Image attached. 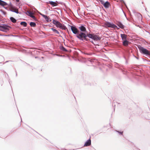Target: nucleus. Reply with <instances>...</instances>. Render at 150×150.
<instances>
[{
  "label": "nucleus",
  "mask_w": 150,
  "mask_h": 150,
  "mask_svg": "<svg viewBox=\"0 0 150 150\" xmlns=\"http://www.w3.org/2000/svg\"><path fill=\"white\" fill-rule=\"evenodd\" d=\"M0 5L3 6H9L10 10L11 11L17 13H18V9L15 7L13 6L11 3L8 4L3 1H0Z\"/></svg>",
  "instance_id": "f257e3e1"
},
{
  "label": "nucleus",
  "mask_w": 150,
  "mask_h": 150,
  "mask_svg": "<svg viewBox=\"0 0 150 150\" xmlns=\"http://www.w3.org/2000/svg\"><path fill=\"white\" fill-rule=\"evenodd\" d=\"M138 47L141 53L145 54L150 55V52L149 50L140 45L138 46Z\"/></svg>",
  "instance_id": "f03ea898"
},
{
  "label": "nucleus",
  "mask_w": 150,
  "mask_h": 150,
  "mask_svg": "<svg viewBox=\"0 0 150 150\" xmlns=\"http://www.w3.org/2000/svg\"><path fill=\"white\" fill-rule=\"evenodd\" d=\"M76 37L81 40H87V36L85 33L83 32H81L79 34H78L76 35Z\"/></svg>",
  "instance_id": "7ed1b4c3"
},
{
  "label": "nucleus",
  "mask_w": 150,
  "mask_h": 150,
  "mask_svg": "<svg viewBox=\"0 0 150 150\" xmlns=\"http://www.w3.org/2000/svg\"><path fill=\"white\" fill-rule=\"evenodd\" d=\"M53 23L56 26L62 29L65 30L66 29V27L65 26L63 25L61 23L55 20H53Z\"/></svg>",
  "instance_id": "20e7f679"
},
{
  "label": "nucleus",
  "mask_w": 150,
  "mask_h": 150,
  "mask_svg": "<svg viewBox=\"0 0 150 150\" xmlns=\"http://www.w3.org/2000/svg\"><path fill=\"white\" fill-rule=\"evenodd\" d=\"M104 26L106 27H111L113 28H115L117 26L113 24H111L108 22H106L104 24Z\"/></svg>",
  "instance_id": "39448f33"
},
{
  "label": "nucleus",
  "mask_w": 150,
  "mask_h": 150,
  "mask_svg": "<svg viewBox=\"0 0 150 150\" xmlns=\"http://www.w3.org/2000/svg\"><path fill=\"white\" fill-rule=\"evenodd\" d=\"M100 2L106 8H109L111 6L110 3L108 1L104 2L103 1H100Z\"/></svg>",
  "instance_id": "423d86ee"
},
{
  "label": "nucleus",
  "mask_w": 150,
  "mask_h": 150,
  "mask_svg": "<svg viewBox=\"0 0 150 150\" xmlns=\"http://www.w3.org/2000/svg\"><path fill=\"white\" fill-rule=\"evenodd\" d=\"M71 28L73 33L75 34H78L79 32V30L75 27L71 26Z\"/></svg>",
  "instance_id": "0eeeda50"
},
{
  "label": "nucleus",
  "mask_w": 150,
  "mask_h": 150,
  "mask_svg": "<svg viewBox=\"0 0 150 150\" xmlns=\"http://www.w3.org/2000/svg\"><path fill=\"white\" fill-rule=\"evenodd\" d=\"M9 26L7 25H1V31L4 32H6L7 30L9 29Z\"/></svg>",
  "instance_id": "6e6552de"
},
{
  "label": "nucleus",
  "mask_w": 150,
  "mask_h": 150,
  "mask_svg": "<svg viewBox=\"0 0 150 150\" xmlns=\"http://www.w3.org/2000/svg\"><path fill=\"white\" fill-rule=\"evenodd\" d=\"M25 13L28 15L30 16L31 18L33 19H35V17L33 15V13L31 11H28L26 12Z\"/></svg>",
  "instance_id": "1a4fd4ad"
},
{
  "label": "nucleus",
  "mask_w": 150,
  "mask_h": 150,
  "mask_svg": "<svg viewBox=\"0 0 150 150\" xmlns=\"http://www.w3.org/2000/svg\"><path fill=\"white\" fill-rule=\"evenodd\" d=\"M93 39L95 40H100L101 39V38L98 36L94 34Z\"/></svg>",
  "instance_id": "9d476101"
},
{
  "label": "nucleus",
  "mask_w": 150,
  "mask_h": 150,
  "mask_svg": "<svg viewBox=\"0 0 150 150\" xmlns=\"http://www.w3.org/2000/svg\"><path fill=\"white\" fill-rule=\"evenodd\" d=\"M91 144V140L90 138L84 144V146H90Z\"/></svg>",
  "instance_id": "9b49d317"
},
{
  "label": "nucleus",
  "mask_w": 150,
  "mask_h": 150,
  "mask_svg": "<svg viewBox=\"0 0 150 150\" xmlns=\"http://www.w3.org/2000/svg\"><path fill=\"white\" fill-rule=\"evenodd\" d=\"M121 37L123 41L127 40V35L125 34H121Z\"/></svg>",
  "instance_id": "f8f14e48"
},
{
  "label": "nucleus",
  "mask_w": 150,
  "mask_h": 150,
  "mask_svg": "<svg viewBox=\"0 0 150 150\" xmlns=\"http://www.w3.org/2000/svg\"><path fill=\"white\" fill-rule=\"evenodd\" d=\"M39 14L41 15L42 17H43L48 22L49 21V18L47 16H46L45 15H44L41 13H40Z\"/></svg>",
  "instance_id": "ddd939ff"
},
{
  "label": "nucleus",
  "mask_w": 150,
  "mask_h": 150,
  "mask_svg": "<svg viewBox=\"0 0 150 150\" xmlns=\"http://www.w3.org/2000/svg\"><path fill=\"white\" fill-rule=\"evenodd\" d=\"M129 43V42L127 40L123 41V45L125 46H127Z\"/></svg>",
  "instance_id": "4468645a"
},
{
  "label": "nucleus",
  "mask_w": 150,
  "mask_h": 150,
  "mask_svg": "<svg viewBox=\"0 0 150 150\" xmlns=\"http://www.w3.org/2000/svg\"><path fill=\"white\" fill-rule=\"evenodd\" d=\"M79 29L82 32H85L86 31V29L85 27L83 26H81L79 27Z\"/></svg>",
  "instance_id": "2eb2a0df"
},
{
  "label": "nucleus",
  "mask_w": 150,
  "mask_h": 150,
  "mask_svg": "<svg viewBox=\"0 0 150 150\" xmlns=\"http://www.w3.org/2000/svg\"><path fill=\"white\" fill-rule=\"evenodd\" d=\"M49 3L51 4L52 6H55L57 5L58 4L57 2H53L52 1H49Z\"/></svg>",
  "instance_id": "dca6fc26"
},
{
  "label": "nucleus",
  "mask_w": 150,
  "mask_h": 150,
  "mask_svg": "<svg viewBox=\"0 0 150 150\" xmlns=\"http://www.w3.org/2000/svg\"><path fill=\"white\" fill-rule=\"evenodd\" d=\"M117 25L120 28L123 29L124 28L123 25L120 22H118L117 23Z\"/></svg>",
  "instance_id": "f3484780"
},
{
  "label": "nucleus",
  "mask_w": 150,
  "mask_h": 150,
  "mask_svg": "<svg viewBox=\"0 0 150 150\" xmlns=\"http://www.w3.org/2000/svg\"><path fill=\"white\" fill-rule=\"evenodd\" d=\"M94 34H87V36L89 38H91L92 39H93V36Z\"/></svg>",
  "instance_id": "a211bd4d"
},
{
  "label": "nucleus",
  "mask_w": 150,
  "mask_h": 150,
  "mask_svg": "<svg viewBox=\"0 0 150 150\" xmlns=\"http://www.w3.org/2000/svg\"><path fill=\"white\" fill-rule=\"evenodd\" d=\"M10 19L11 21L13 23H15L16 22V20L13 17H11L10 18Z\"/></svg>",
  "instance_id": "6ab92c4d"
},
{
  "label": "nucleus",
  "mask_w": 150,
  "mask_h": 150,
  "mask_svg": "<svg viewBox=\"0 0 150 150\" xmlns=\"http://www.w3.org/2000/svg\"><path fill=\"white\" fill-rule=\"evenodd\" d=\"M52 30L56 33L57 34H59V32L56 29H54L53 28H51Z\"/></svg>",
  "instance_id": "aec40b11"
},
{
  "label": "nucleus",
  "mask_w": 150,
  "mask_h": 150,
  "mask_svg": "<svg viewBox=\"0 0 150 150\" xmlns=\"http://www.w3.org/2000/svg\"><path fill=\"white\" fill-rule=\"evenodd\" d=\"M30 25L31 27H35L36 26L35 23L33 22H30Z\"/></svg>",
  "instance_id": "412c9836"
},
{
  "label": "nucleus",
  "mask_w": 150,
  "mask_h": 150,
  "mask_svg": "<svg viewBox=\"0 0 150 150\" xmlns=\"http://www.w3.org/2000/svg\"><path fill=\"white\" fill-rule=\"evenodd\" d=\"M21 24L23 25L24 27H26L27 26V23L25 22H22L21 23Z\"/></svg>",
  "instance_id": "4be33fe9"
},
{
  "label": "nucleus",
  "mask_w": 150,
  "mask_h": 150,
  "mask_svg": "<svg viewBox=\"0 0 150 150\" xmlns=\"http://www.w3.org/2000/svg\"><path fill=\"white\" fill-rule=\"evenodd\" d=\"M61 50L65 51H67V50L63 47L62 46L61 47Z\"/></svg>",
  "instance_id": "5701e85b"
},
{
  "label": "nucleus",
  "mask_w": 150,
  "mask_h": 150,
  "mask_svg": "<svg viewBox=\"0 0 150 150\" xmlns=\"http://www.w3.org/2000/svg\"><path fill=\"white\" fill-rule=\"evenodd\" d=\"M0 11L2 12H3V13L4 14H6V12H5V11H3L2 10H0Z\"/></svg>",
  "instance_id": "b1692460"
},
{
  "label": "nucleus",
  "mask_w": 150,
  "mask_h": 150,
  "mask_svg": "<svg viewBox=\"0 0 150 150\" xmlns=\"http://www.w3.org/2000/svg\"><path fill=\"white\" fill-rule=\"evenodd\" d=\"M120 134H123V132H120L118 131V132Z\"/></svg>",
  "instance_id": "393cba45"
},
{
  "label": "nucleus",
  "mask_w": 150,
  "mask_h": 150,
  "mask_svg": "<svg viewBox=\"0 0 150 150\" xmlns=\"http://www.w3.org/2000/svg\"><path fill=\"white\" fill-rule=\"evenodd\" d=\"M1 25H0V30L1 31Z\"/></svg>",
  "instance_id": "a878e982"
},
{
  "label": "nucleus",
  "mask_w": 150,
  "mask_h": 150,
  "mask_svg": "<svg viewBox=\"0 0 150 150\" xmlns=\"http://www.w3.org/2000/svg\"><path fill=\"white\" fill-rule=\"evenodd\" d=\"M121 2H122H122L124 3L123 1H121Z\"/></svg>",
  "instance_id": "bb28decb"
},
{
  "label": "nucleus",
  "mask_w": 150,
  "mask_h": 150,
  "mask_svg": "<svg viewBox=\"0 0 150 150\" xmlns=\"http://www.w3.org/2000/svg\"><path fill=\"white\" fill-rule=\"evenodd\" d=\"M17 1V2H18L19 1L18 0V1Z\"/></svg>",
  "instance_id": "cd10ccee"
}]
</instances>
